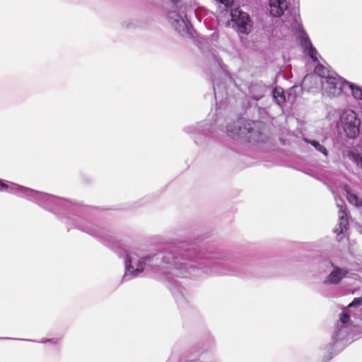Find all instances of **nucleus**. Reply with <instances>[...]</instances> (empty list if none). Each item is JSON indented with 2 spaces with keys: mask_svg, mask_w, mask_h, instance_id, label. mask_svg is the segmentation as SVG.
I'll use <instances>...</instances> for the list:
<instances>
[{
  "mask_svg": "<svg viewBox=\"0 0 362 362\" xmlns=\"http://www.w3.org/2000/svg\"><path fill=\"white\" fill-rule=\"evenodd\" d=\"M138 26L137 21L135 19H127L122 23V27L126 29L135 28Z\"/></svg>",
  "mask_w": 362,
  "mask_h": 362,
  "instance_id": "4be33fe9",
  "label": "nucleus"
},
{
  "mask_svg": "<svg viewBox=\"0 0 362 362\" xmlns=\"http://www.w3.org/2000/svg\"><path fill=\"white\" fill-rule=\"evenodd\" d=\"M339 233H344V230L347 229V226L349 225V221L347 218V214L346 212H342L339 214Z\"/></svg>",
  "mask_w": 362,
  "mask_h": 362,
  "instance_id": "412c9836",
  "label": "nucleus"
},
{
  "mask_svg": "<svg viewBox=\"0 0 362 362\" xmlns=\"http://www.w3.org/2000/svg\"><path fill=\"white\" fill-rule=\"evenodd\" d=\"M257 122H250L239 118L233 123H228L226 127L227 135L235 139H245L248 142L261 141L262 134L257 129Z\"/></svg>",
  "mask_w": 362,
  "mask_h": 362,
  "instance_id": "f03ea898",
  "label": "nucleus"
},
{
  "mask_svg": "<svg viewBox=\"0 0 362 362\" xmlns=\"http://www.w3.org/2000/svg\"><path fill=\"white\" fill-rule=\"evenodd\" d=\"M344 191L346 192L347 200L351 204L357 207L362 206V199L358 197L357 194L352 193L349 186L346 185L344 187Z\"/></svg>",
  "mask_w": 362,
  "mask_h": 362,
  "instance_id": "2eb2a0df",
  "label": "nucleus"
},
{
  "mask_svg": "<svg viewBox=\"0 0 362 362\" xmlns=\"http://www.w3.org/2000/svg\"><path fill=\"white\" fill-rule=\"evenodd\" d=\"M221 88H222L221 86L218 85L217 87H216L215 83H214V96L216 100H217L218 96H219V95L221 94Z\"/></svg>",
  "mask_w": 362,
  "mask_h": 362,
  "instance_id": "a878e982",
  "label": "nucleus"
},
{
  "mask_svg": "<svg viewBox=\"0 0 362 362\" xmlns=\"http://www.w3.org/2000/svg\"><path fill=\"white\" fill-rule=\"evenodd\" d=\"M25 341H30V340H29V339H25Z\"/></svg>",
  "mask_w": 362,
  "mask_h": 362,
  "instance_id": "f704fd0d",
  "label": "nucleus"
},
{
  "mask_svg": "<svg viewBox=\"0 0 362 362\" xmlns=\"http://www.w3.org/2000/svg\"><path fill=\"white\" fill-rule=\"evenodd\" d=\"M346 90L351 91L353 97L356 100H362V88L349 82Z\"/></svg>",
  "mask_w": 362,
  "mask_h": 362,
  "instance_id": "6ab92c4d",
  "label": "nucleus"
},
{
  "mask_svg": "<svg viewBox=\"0 0 362 362\" xmlns=\"http://www.w3.org/2000/svg\"><path fill=\"white\" fill-rule=\"evenodd\" d=\"M185 0H167L168 2L171 4L176 9L179 11L182 9V3H185Z\"/></svg>",
  "mask_w": 362,
  "mask_h": 362,
  "instance_id": "b1692460",
  "label": "nucleus"
},
{
  "mask_svg": "<svg viewBox=\"0 0 362 362\" xmlns=\"http://www.w3.org/2000/svg\"><path fill=\"white\" fill-rule=\"evenodd\" d=\"M216 112H218V110H216ZM223 120L224 119L221 115V112H216L214 124H209V123H204L203 124H200L199 127H187L185 128V131L189 134L194 133L197 132H202L205 135L211 134L216 132L217 130L224 132L225 127L223 126Z\"/></svg>",
  "mask_w": 362,
  "mask_h": 362,
  "instance_id": "6e6552de",
  "label": "nucleus"
},
{
  "mask_svg": "<svg viewBox=\"0 0 362 362\" xmlns=\"http://www.w3.org/2000/svg\"><path fill=\"white\" fill-rule=\"evenodd\" d=\"M272 97L274 102L279 105L282 106L286 102V95L282 88H275L272 90Z\"/></svg>",
  "mask_w": 362,
  "mask_h": 362,
  "instance_id": "dca6fc26",
  "label": "nucleus"
},
{
  "mask_svg": "<svg viewBox=\"0 0 362 362\" xmlns=\"http://www.w3.org/2000/svg\"><path fill=\"white\" fill-rule=\"evenodd\" d=\"M315 73L320 77L325 78L329 76V74H334V72L331 73L329 70L322 64H317L315 68Z\"/></svg>",
  "mask_w": 362,
  "mask_h": 362,
  "instance_id": "aec40b11",
  "label": "nucleus"
},
{
  "mask_svg": "<svg viewBox=\"0 0 362 362\" xmlns=\"http://www.w3.org/2000/svg\"><path fill=\"white\" fill-rule=\"evenodd\" d=\"M74 225L81 230H83L93 236H95L98 238H103V231L102 230V229L99 228L98 226L92 225L90 223H81V221H76L74 222Z\"/></svg>",
  "mask_w": 362,
  "mask_h": 362,
  "instance_id": "9d476101",
  "label": "nucleus"
},
{
  "mask_svg": "<svg viewBox=\"0 0 362 362\" xmlns=\"http://www.w3.org/2000/svg\"><path fill=\"white\" fill-rule=\"evenodd\" d=\"M300 42L302 46L304 47L307 54L310 56V57L314 61H317V51L313 46L311 41L310 40L308 35L305 32H302L300 35Z\"/></svg>",
  "mask_w": 362,
  "mask_h": 362,
  "instance_id": "9b49d317",
  "label": "nucleus"
},
{
  "mask_svg": "<svg viewBox=\"0 0 362 362\" xmlns=\"http://www.w3.org/2000/svg\"><path fill=\"white\" fill-rule=\"evenodd\" d=\"M349 81L344 80L338 74H329L326 80L322 81V83L325 91L332 96H338L342 93H346V88Z\"/></svg>",
  "mask_w": 362,
  "mask_h": 362,
  "instance_id": "423d86ee",
  "label": "nucleus"
},
{
  "mask_svg": "<svg viewBox=\"0 0 362 362\" xmlns=\"http://www.w3.org/2000/svg\"><path fill=\"white\" fill-rule=\"evenodd\" d=\"M59 341V340L57 339H54V338H52V339H48V342H50V343H52V344H57Z\"/></svg>",
  "mask_w": 362,
  "mask_h": 362,
  "instance_id": "c85d7f7f",
  "label": "nucleus"
},
{
  "mask_svg": "<svg viewBox=\"0 0 362 362\" xmlns=\"http://www.w3.org/2000/svg\"><path fill=\"white\" fill-rule=\"evenodd\" d=\"M230 16L240 33L248 35L251 32L253 23L247 13L238 8L231 11Z\"/></svg>",
  "mask_w": 362,
  "mask_h": 362,
  "instance_id": "0eeeda50",
  "label": "nucleus"
},
{
  "mask_svg": "<svg viewBox=\"0 0 362 362\" xmlns=\"http://www.w3.org/2000/svg\"><path fill=\"white\" fill-rule=\"evenodd\" d=\"M351 316L354 317V318L360 317L359 314H357L352 310H348V308H346V309L343 310L340 315V322L341 323V325H346V324L349 322Z\"/></svg>",
  "mask_w": 362,
  "mask_h": 362,
  "instance_id": "f3484780",
  "label": "nucleus"
},
{
  "mask_svg": "<svg viewBox=\"0 0 362 362\" xmlns=\"http://www.w3.org/2000/svg\"><path fill=\"white\" fill-rule=\"evenodd\" d=\"M267 89L262 82L252 83L248 88L250 97L255 100H260Z\"/></svg>",
  "mask_w": 362,
  "mask_h": 362,
  "instance_id": "ddd939ff",
  "label": "nucleus"
},
{
  "mask_svg": "<svg viewBox=\"0 0 362 362\" xmlns=\"http://www.w3.org/2000/svg\"><path fill=\"white\" fill-rule=\"evenodd\" d=\"M186 10V8H185ZM185 11H172L168 13V18L174 29L182 36H189L191 25L187 18Z\"/></svg>",
  "mask_w": 362,
  "mask_h": 362,
  "instance_id": "39448f33",
  "label": "nucleus"
},
{
  "mask_svg": "<svg viewBox=\"0 0 362 362\" xmlns=\"http://www.w3.org/2000/svg\"><path fill=\"white\" fill-rule=\"evenodd\" d=\"M332 270L324 280L325 285H337L341 281L347 276L349 270L345 267H340L332 262H329Z\"/></svg>",
  "mask_w": 362,
  "mask_h": 362,
  "instance_id": "1a4fd4ad",
  "label": "nucleus"
},
{
  "mask_svg": "<svg viewBox=\"0 0 362 362\" xmlns=\"http://www.w3.org/2000/svg\"><path fill=\"white\" fill-rule=\"evenodd\" d=\"M270 13L274 17H280L288 8L286 0H269Z\"/></svg>",
  "mask_w": 362,
  "mask_h": 362,
  "instance_id": "f8f14e48",
  "label": "nucleus"
},
{
  "mask_svg": "<svg viewBox=\"0 0 362 362\" xmlns=\"http://www.w3.org/2000/svg\"><path fill=\"white\" fill-rule=\"evenodd\" d=\"M295 90V87H292L290 90H289V93H288V97L290 98V96L292 95L293 92Z\"/></svg>",
  "mask_w": 362,
  "mask_h": 362,
  "instance_id": "7c9ffc66",
  "label": "nucleus"
},
{
  "mask_svg": "<svg viewBox=\"0 0 362 362\" xmlns=\"http://www.w3.org/2000/svg\"><path fill=\"white\" fill-rule=\"evenodd\" d=\"M5 339H15L14 338H8V337H6Z\"/></svg>",
  "mask_w": 362,
  "mask_h": 362,
  "instance_id": "72a5a7b5",
  "label": "nucleus"
},
{
  "mask_svg": "<svg viewBox=\"0 0 362 362\" xmlns=\"http://www.w3.org/2000/svg\"><path fill=\"white\" fill-rule=\"evenodd\" d=\"M124 264L123 281H129L144 272L156 269V272L170 281V290L177 302L184 297L183 291L177 281H171V276L202 277L204 274H229V269L223 262L214 259L208 254H201L197 247H187L186 243H182L178 251L160 252L154 255L132 251L127 254Z\"/></svg>",
  "mask_w": 362,
  "mask_h": 362,
  "instance_id": "f257e3e1",
  "label": "nucleus"
},
{
  "mask_svg": "<svg viewBox=\"0 0 362 362\" xmlns=\"http://www.w3.org/2000/svg\"><path fill=\"white\" fill-rule=\"evenodd\" d=\"M362 305V297L355 298L354 300L346 307L348 310H352V309H357L358 307Z\"/></svg>",
  "mask_w": 362,
  "mask_h": 362,
  "instance_id": "5701e85b",
  "label": "nucleus"
},
{
  "mask_svg": "<svg viewBox=\"0 0 362 362\" xmlns=\"http://www.w3.org/2000/svg\"><path fill=\"white\" fill-rule=\"evenodd\" d=\"M341 122L344 130L350 139H356L361 132V119L352 110H346L341 115Z\"/></svg>",
  "mask_w": 362,
  "mask_h": 362,
  "instance_id": "20e7f679",
  "label": "nucleus"
},
{
  "mask_svg": "<svg viewBox=\"0 0 362 362\" xmlns=\"http://www.w3.org/2000/svg\"><path fill=\"white\" fill-rule=\"evenodd\" d=\"M303 141L308 144L312 145L316 151L322 153L326 157L328 156L327 150L323 145L320 144L319 141L311 140L308 138H303Z\"/></svg>",
  "mask_w": 362,
  "mask_h": 362,
  "instance_id": "a211bd4d",
  "label": "nucleus"
},
{
  "mask_svg": "<svg viewBox=\"0 0 362 362\" xmlns=\"http://www.w3.org/2000/svg\"><path fill=\"white\" fill-rule=\"evenodd\" d=\"M221 4H223L226 6H229L233 4L234 0H217Z\"/></svg>",
  "mask_w": 362,
  "mask_h": 362,
  "instance_id": "bb28decb",
  "label": "nucleus"
},
{
  "mask_svg": "<svg viewBox=\"0 0 362 362\" xmlns=\"http://www.w3.org/2000/svg\"><path fill=\"white\" fill-rule=\"evenodd\" d=\"M349 328L346 325H337V330L332 336L334 345L338 342L348 341Z\"/></svg>",
  "mask_w": 362,
  "mask_h": 362,
  "instance_id": "4468645a",
  "label": "nucleus"
},
{
  "mask_svg": "<svg viewBox=\"0 0 362 362\" xmlns=\"http://www.w3.org/2000/svg\"><path fill=\"white\" fill-rule=\"evenodd\" d=\"M102 230L103 231V238H100L101 239H106V236H109V238H111V235H107L103 230Z\"/></svg>",
  "mask_w": 362,
  "mask_h": 362,
  "instance_id": "c756f323",
  "label": "nucleus"
},
{
  "mask_svg": "<svg viewBox=\"0 0 362 362\" xmlns=\"http://www.w3.org/2000/svg\"><path fill=\"white\" fill-rule=\"evenodd\" d=\"M334 197H335L337 206L339 209V214L342 213V212H346V209L344 207V202L343 199H341V198L338 199L336 196Z\"/></svg>",
  "mask_w": 362,
  "mask_h": 362,
  "instance_id": "393cba45",
  "label": "nucleus"
},
{
  "mask_svg": "<svg viewBox=\"0 0 362 362\" xmlns=\"http://www.w3.org/2000/svg\"><path fill=\"white\" fill-rule=\"evenodd\" d=\"M5 191H8L10 193L21 197L27 198L28 200L35 202L40 206L47 209H51L53 206L62 200L59 197L36 191L15 183H11L10 185H8V188H6Z\"/></svg>",
  "mask_w": 362,
  "mask_h": 362,
  "instance_id": "7ed1b4c3",
  "label": "nucleus"
},
{
  "mask_svg": "<svg viewBox=\"0 0 362 362\" xmlns=\"http://www.w3.org/2000/svg\"><path fill=\"white\" fill-rule=\"evenodd\" d=\"M6 188H8V185L0 179V191H5Z\"/></svg>",
  "mask_w": 362,
  "mask_h": 362,
  "instance_id": "cd10ccee",
  "label": "nucleus"
},
{
  "mask_svg": "<svg viewBox=\"0 0 362 362\" xmlns=\"http://www.w3.org/2000/svg\"><path fill=\"white\" fill-rule=\"evenodd\" d=\"M352 311H353V312H355V313H357V314H358V313H357V312H358V310H356V311H355V310H354V309H352Z\"/></svg>",
  "mask_w": 362,
  "mask_h": 362,
  "instance_id": "473e14b6",
  "label": "nucleus"
},
{
  "mask_svg": "<svg viewBox=\"0 0 362 362\" xmlns=\"http://www.w3.org/2000/svg\"><path fill=\"white\" fill-rule=\"evenodd\" d=\"M39 342L40 343H47L48 342V339H42Z\"/></svg>",
  "mask_w": 362,
  "mask_h": 362,
  "instance_id": "2f4dec72",
  "label": "nucleus"
}]
</instances>
